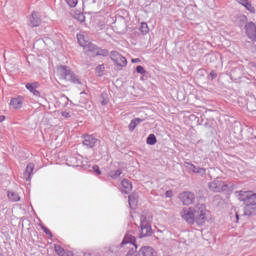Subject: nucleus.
Wrapping results in <instances>:
<instances>
[{"mask_svg": "<svg viewBox=\"0 0 256 256\" xmlns=\"http://www.w3.org/2000/svg\"><path fill=\"white\" fill-rule=\"evenodd\" d=\"M245 33L251 41H256V25L253 22H247L244 26Z\"/></svg>", "mask_w": 256, "mask_h": 256, "instance_id": "7", "label": "nucleus"}, {"mask_svg": "<svg viewBox=\"0 0 256 256\" xmlns=\"http://www.w3.org/2000/svg\"><path fill=\"white\" fill-rule=\"evenodd\" d=\"M172 196H173V191L171 190L166 191L165 197H172Z\"/></svg>", "mask_w": 256, "mask_h": 256, "instance_id": "42", "label": "nucleus"}, {"mask_svg": "<svg viewBox=\"0 0 256 256\" xmlns=\"http://www.w3.org/2000/svg\"><path fill=\"white\" fill-rule=\"evenodd\" d=\"M237 3H239V5H242L243 7H245V9H247V11H249L250 13H255V7H253V5L251 4V2H249V0H236Z\"/></svg>", "mask_w": 256, "mask_h": 256, "instance_id": "18", "label": "nucleus"}, {"mask_svg": "<svg viewBox=\"0 0 256 256\" xmlns=\"http://www.w3.org/2000/svg\"><path fill=\"white\" fill-rule=\"evenodd\" d=\"M136 71L140 74V75H145L146 71L145 68H143V66L139 65L136 67Z\"/></svg>", "mask_w": 256, "mask_h": 256, "instance_id": "34", "label": "nucleus"}, {"mask_svg": "<svg viewBox=\"0 0 256 256\" xmlns=\"http://www.w3.org/2000/svg\"><path fill=\"white\" fill-rule=\"evenodd\" d=\"M78 20L80 21V23H83V21H85V15L79 14L78 15Z\"/></svg>", "mask_w": 256, "mask_h": 256, "instance_id": "41", "label": "nucleus"}, {"mask_svg": "<svg viewBox=\"0 0 256 256\" xmlns=\"http://www.w3.org/2000/svg\"><path fill=\"white\" fill-rule=\"evenodd\" d=\"M129 243L130 245H134V247H137L135 236H133L132 234H126L122 241V245H127Z\"/></svg>", "mask_w": 256, "mask_h": 256, "instance_id": "19", "label": "nucleus"}, {"mask_svg": "<svg viewBox=\"0 0 256 256\" xmlns=\"http://www.w3.org/2000/svg\"><path fill=\"white\" fill-rule=\"evenodd\" d=\"M83 145L88 149H93L97 145V143H101L97 137L94 135H84Z\"/></svg>", "mask_w": 256, "mask_h": 256, "instance_id": "8", "label": "nucleus"}, {"mask_svg": "<svg viewBox=\"0 0 256 256\" xmlns=\"http://www.w3.org/2000/svg\"><path fill=\"white\" fill-rule=\"evenodd\" d=\"M29 27H39L41 25V16H39V13L33 12L28 21Z\"/></svg>", "mask_w": 256, "mask_h": 256, "instance_id": "12", "label": "nucleus"}, {"mask_svg": "<svg viewBox=\"0 0 256 256\" xmlns=\"http://www.w3.org/2000/svg\"><path fill=\"white\" fill-rule=\"evenodd\" d=\"M141 60L139 58H134L132 59V63H140Z\"/></svg>", "mask_w": 256, "mask_h": 256, "instance_id": "43", "label": "nucleus"}, {"mask_svg": "<svg viewBox=\"0 0 256 256\" xmlns=\"http://www.w3.org/2000/svg\"><path fill=\"white\" fill-rule=\"evenodd\" d=\"M100 103L105 106L109 104V94L107 92H102L100 95Z\"/></svg>", "mask_w": 256, "mask_h": 256, "instance_id": "26", "label": "nucleus"}, {"mask_svg": "<svg viewBox=\"0 0 256 256\" xmlns=\"http://www.w3.org/2000/svg\"><path fill=\"white\" fill-rule=\"evenodd\" d=\"M109 177H111V179H119V177H121V175H123V170L118 169V170H111L108 173Z\"/></svg>", "mask_w": 256, "mask_h": 256, "instance_id": "24", "label": "nucleus"}, {"mask_svg": "<svg viewBox=\"0 0 256 256\" xmlns=\"http://www.w3.org/2000/svg\"><path fill=\"white\" fill-rule=\"evenodd\" d=\"M61 115H62V117H65V119H69V117H71V114H69V112H67V111H63L61 113Z\"/></svg>", "mask_w": 256, "mask_h": 256, "instance_id": "40", "label": "nucleus"}, {"mask_svg": "<svg viewBox=\"0 0 256 256\" xmlns=\"http://www.w3.org/2000/svg\"><path fill=\"white\" fill-rule=\"evenodd\" d=\"M128 203L130 205V209H135L137 207V203H139V194L132 193L128 196Z\"/></svg>", "mask_w": 256, "mask_h": 256, "instance_id": "16", "label": "nucleus"}, {"mask_svg": "<svg viewBox=\"0 0 256 256\" xmlns=\"http://www.w3.org/2000/svg\"><path fill=\"white\" fill-rule=\"evenodd\" d=\"M10 107H12V109H21V107H23V97L18 96L16 98H12L10 101Z\"/></svg>", "mask_w": 256, "mask_h": 256, "instance_id": "15", "label": "nucleus"}, {"mask_svg": "<svg viewBox=\"0 0 256 256\" xmlns=\"http://www.w3.org/2000/svg\"><path fill=\"white\" fill-rule=\"evenodd\" d=\"M178 198L183 205H193V203H195V193L191 191H184L180 193Z\"/></svg>", "mask_w": 256, "mask_h": 256, "instance_id": "5", "label": "nucleus"}, {"mask_svg": "<svg viewBox=\"0 0 256 256\" xmlns=\"http://www.w3.org/2000/svg\"><path fill=\"white\" fill-rule=\"evenodd\" d=\"M105 71V66L104 65H98L96 67V72L97 73H103Z\"/></svg>", "mask_w": 256, "mask_h": 256, "instance_id": "36", "label": "nucleus"}, {"mask_svg": "<svg viewBox=\"0 0 256 256\" xmlns=\"http://www.w3.org/2000/svg\"><path fill=\"white\" fill-rule=\"evenodd\" d=\"M192 209V215L194 217V222L197 225H204L207 221V208L204 204H197L195 207H190Z\"/></svg>", "mask_w": 256, "mask_h": 256, "instance_id": "4", "label": "nucleus"}, {"mask_svg": "<svg viewBox=\"0 0 256 256\" xmlns=\"http://www.w3.org/2000/svg\"><path fill=\"white\" fill-rule=\"evenodd\" d=\"M140 226H147V225H151V218L145 216V214H143L140 218Z\"/></svg>", "mask_w": 256, "mask_h": 256, "instance_id": "27", "label": "nucleus"}, {"mask_svg": "<svg viewBox=\"0 0 256 256\" xmlns=\"http://www.w3.org/2000/svg\"><path fill=\"white\" fill-rule=\"evenodd\" d=\"M236 218L239 219V214H236Z\"/></svg>", "mask_w": 256, "mask_h": 256, "instance_id": "45", "label": "nucleus"}, {"mask_svg": "<svg viewBox=\"0 0 256 256\" xmlns=\"http://www.w3.org/2000/svg\"><path fill=\"white\" fill-rule=\"evenodd\" d=\"M92 169H93L94 173H96L97 175H101V170L99 169V166L94 165L92 167Z\"/></svg>", "mask_w": 256, "mask_h": 256, "instance_id": "37", "label": "nucleus"}, {"mask_svg": "<svg viewBox=\"0 0 256 256\" xmlns=\"http://www.w3.org/2000/svg\"><path fill=\"white\" fill-rule=\"evenodd\" d=\"M67 5L69 7H77V4L79 3V0H65Z\"/></svg>", "mask_w": 256, "mask_h": 256, "instance_id": "33", "label": "nucleus"}, {"mask_svg": "<svg viewBox=\"0 0 256 256\" xmlns=\"http://www.w3.org/2000/svg\"><path fill=\"white\" fill-rule=\"evenodd\" d=\"M121 186H122V193H126V195L131 193V191L133 190V184H131V181L127 179L122 180Z\"/></svg>", "mask_w": 256, "mask_h": 256, "instance_id": "17", "label": "nucleus"}, {"mask_svg": "<svg viewBox=\"0 0 256 256\" xmlns=\"http://www.w3.org/2000/svg\"><path fill=\"white\" fill-rule=\"evenodd\" d=\"M99 56L108 57L109 56V50L101 49V48L98 47L97 57H99Z\"/></svg>", "mask_w": 256, "mask_h": 256, "instance_id": "30", "label": "nucleus"}, {"mask_svg": "<svg viewBox=\"0 0 256 256\" xmlns=\"http://www.w3.org/2000/svg\"><path fill=\"white\" fill-rule=\"evenodd\" d=\"M110 58L116 65H118V67L127 66V58L123 57V55L119 54L117 51H112L110 53Z\"/></svg>", "mask_w": 256, "mask_h": 256, "instance_id": "6", "label": "nucleus"}, {"mask_svg": "<svg viewBox=\"0 0 256 256\" xmlns=\"http://www.w3.org/2000/svg\"><path fill=\"white\" fill-rule=\"evenodd\" d=\"M140 31L143 33V35H147L149 33V25H147L146 22H142L140 26Z\"/></svg>", "mask_w": 256, "mask_h": 256, "instance_id": "29", "label": "nucleus"}, {"mask_svg": "<svg viewBox=\"0 0 256 256\" xmlns=\"http://www.w3.org/2000/svg\"><path fill=\"white\" fill-rule=\"evenodd\" d=\"M245 23H247V17L246 16H240L238 18V25L240 27H243L245 25Z\"/></svg>", "mask_w": 256, "mask_h": 256, "instance_id": "32", "label": "nucleus"}, {"mask_svg": "<svg viewBox=\"0 0 256 256\" xmlns=\"http://www.w3.org/2000/svg\"><path fill=\"white\" fill-rule=\"evenodd\" d=\"M147 145H155L157 143V137L155 134H150L146 140Z\"/></svg>", "mask_w": 256, "mask_h": 256, "instance_id": "28", "label": "nucleus"}, {"mask_svg": "<svg viewBox=\"0 0 256 256\" xmlns=\"http://www.w3.org/2000/svg\"><path fill=\"white\" fill-rule=\"evenodd\" d=\"M208 79H210L211 81H213V79H217V72H215V70H212L208 75Z\"/></svg>", "mask_w": 256, "mask_h": 256, "instance_id": "35", "label": "nucleus"}, {"mask_svg": "<svg viewBox=\"0 0 256 256\" xmlns=\"http://www.w3.org/2000/svg\"><path fill=\"white\" fill-rule=\"evenodd\" d=\"M0 256H3V254H2V253H0Z\"/></svg>", "mask_w": 256, "mask_h": 256, "instance_id": "46", "label": "nucleus"}, {"mask_svg": "<svg viewBox=\"0 0 256 256\" xmlns=\"http://www.w3.org/2000/svg\"><path fill=\"white\" fill-rule=\"evenodd\" d=\"M42 229L46 235H50V237H53L51 230H49L47 227L43 226Z\"/></svg>", "mask_w": 256, "mask_h": 256, "instance_id": "38", "label": "nucleus"}, {"mask_svg": "<svg viewBox=\"0 0 256 256\" xmlns=\"http://www.w3.org/2000/svg\"><path fill=\"white\" fill-rule=\"evenodd\" d=\"M99 51V47L91 42L85 45L84 47V53L88 57H97V53Z\"/></svg>", "mask_w": 256, "mask_h": 256, "instance_id": "10", "label": "nucleus"}, {"mask_svg": "<svg viewBox=\"0 0 256 256\" xmlns=\"http://www.w3.org/2000/svg\"><path fill=\"white\" fill-rule=\"evenodd\" d=\"M139 256H157V252L151 246H144L139 250Z\"/></svg>", "mask_w": 256, "mask_h": 256, "instance_id": "13", "label": "nucleus"}, {"mask_svg": "<svg viewBox=\"0 0 256 256\" xmlns=\"http://www.w3.org/2000/svg\"><path fill=\"white\" fill-rule=\"evenodd\" d=\"M97 29H98V31H103V29H105V23L102 22V23L98 24Z\"/></svg>", "mask_w": 256, "mask_h": 256, "instance_id": "39", "label": "nucleus"}, {"mask_svg": "<svg viewBox=\"0 0 256 256\" xmlns=\"http://www.w3.org/2000/svg\"><path fill=\"white\" fill-rule=\"evenodd\" d=\"M54 249H55V252L57 253V255H59V256L65 255V249H63V247H61L60 245H55Z\"/></svg>", "mask_w": 256, "mask_h": 256, "instance_id": "31", "label": "nucleus"}, {"mask_svg": "<svg viewBox=\"0 0 256 256\" xmlns=\"http://www.w3.org/2000/svg\"><path fill=\"white\" fill-rule=\"evenodd\" d=\"M184 167L188 169L189 171H192V173H198V175H201L202 177L206 175L207 169L205 168H199L195 166V164L190 162H185Z\"/></svg>", "mask_w": 256, "mask_h": 256, "instance_id": "11", "label": "nucleus"}, {"mask_svg": "<svg viewBox=\"0 0 256 256\" xmlns=\"http://www.w3.org/2000/svg\"><path fill=\"white\" fill-rule=\"evenodd\" d=\"M140 227H141L140 237H149V235H151V233H153L151 224H148L146 226H140Z\"/></svg>", "mask_w": 256, "mask_h": 256, "instance_id": "21", "label": "nucleus"}, {"mask_svg": "<svg viewBox=\"0 0 256 256\" xmlns=\"http://www.w3.org/2000/svg\"><path fill=\"white\" fill-rule=\"evenodd\" d=\"M58 77L63 79L64 81H69L70 83H74V85H81V79L75 72L71 71V68L68 66H60L57 70Z\"/></svg>", "mask_w": 256, "mask_h": 256, "instance_id": "2", "label": "nucleus"}, {"mask_svg": "<svg viewBox=\"0 0 256 256\" xmlns=\"http://www.w3.org/2000/svg\"><path fill=\"white\" fill-rule=\"evenodd\" d=\"M4 120H5V116H4V115H1V116H0V123H3Z\"/></svg>", "mask_w": 256, "mask_h": 256, "instance_id": "44", "label": "nucleus"}, {"mask_svg": "<svg viewBox=\"0 0 256 256\" xmlns=\"http://www.w3.org/2000/svg\"><path fill=\"white\" fill-rule=\"evenodd\" d=\"M33 171H35V164L29 163L26 166V170L23 174V177L26 181H31V175H33Z\"/></svg>", "mask_w": 256, "mask_h": 256, "instance_id": "14", "label": "nucleus"}, {"mask_svg": "<svg viewBox=\"0 0 256 256\" xmlns=\"http://www.w3.org/2000/svg\"><path fill=\"white\" fill-rule=\"evenodd\" d=\"M77 39L80 47L84 48L89 43V41L86 40L85 35L83 34H77Z\"/></svg>", "mask_w": 256, "mask_h": 256, "instance_id": "25", "label": "nucleus"}, {"mask_svg": "<svg viewBox=\"0 0 256 256\" xmlns=\"http://www.w3.org/2000/svg\"><path fill=\"white\" fill-rule=\"evenodd\" d=\"M139 123H143V119L135 118V119L131 120V122L129 124V131H135V128L137 127V125H139Z\"/></svg>", "mask_w": 256, "mask_h": 256, "instance_id": "23", "label": "nucleus"}, {"mask_svg": "<svg viewBox=\"0 0 256 256\" xmlns=\"http://www.w3.org/2000/svg\"><path fill=\"white\" fill-rule=\"evenodd\" d=\"M7 197L10 201H12V203H17V201H21V197L19 196V193H17V192L8 191Z\"/></svg>", "mask_w": 256, "mask_h": 256, "instance_id": "22", "label": "nucleus"}, {"mask_svg": "<svg viewBox=\"0 0 256 256\" xmlns=\"http://www.w3.org/2000/svg\"><path fill=\"white\" fill-rule=\"evenodd\" d=\"M26 89H28V91H30V93H33V95H35V97H39L41 95V93L39 91H37V82L27 83Z\"/></svg>", "mask_w": 256, "mask_h": 256, "instance_id": "20", "label": "nucleus"}, {"mask_svg": "<svg viewBox=\"0 0 256 256\" xmlns=\"http://www.w3.org/2000/svg\"><path fill=\"white\" fill-rule=\"evenodd\" d=\"M209 189L213 191V193H229V191L233 189V184L216 178L209 183Z\"/></svg>", "mask_w": 256, "mask_h": 256, "instance_id": "3", "label": "nucleus"}, {"mask_svg": "<svg viewBox=\"0 0 256 256\" xmlns=\"http://www.w3.org/2000/svg\"><path fill=\"white\" fill-rule=\"evenodd\" d=\"M182 219L186 221L189 225H193L195 223V218L193 216V210L190 208H184L180 213Z\"/></svg>", "mask_w": 256, "mask_h": 256, "instance_id": "9", "label": "nucleus"}, {"mask_svg": "<svg viewBox=\"0 0 256 256\" xmlns=\"http://www.w3.org/2000/svg\"><path fill=\"white\" fill-rule=\"evenodd\" d=\"M238 199L246 205L244 207V217H253L256 215V193L252 191H240Z\"/></svg>", "mask_w": 256, "mask_h": 256, "instance_id": "1", "label": "nucleus"}]
</instances>
